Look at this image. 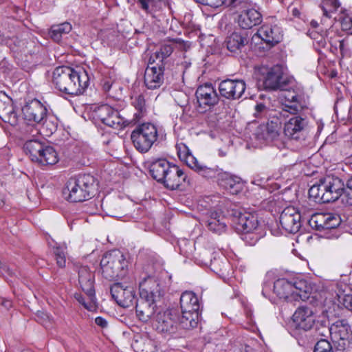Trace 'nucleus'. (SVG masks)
Returning a JSON list of instances; mask_svg holds the SVG:
<instances>
[{
	"label": "nucleus",
	"mask_w": 352,
	"mask_h": 352,
	"mask_svg": "<svg viewBox=\"0 0 352 352\" xmlns=\"http://www.w3.org/2000/svg\"><path fill=\"white\" fill-rule=\"evenodd\" d=\"M112 298L118 305L123 307L133 306L137 300L135 292L131 287L124 286L122 283L113 284L110 289Z\"/></svg>",
	"instance_id": "obj_18"
},
{
	"label": "nucleus",
	"mask_w": 352,
	"mask_h": 352,
	"mask_svg": "<svg viewBox=\"0 0 352 352\" xmlns=\"http://www.w3.org/2000/svg\"><path fill=\"white\" fill-rule=\"evenodd\" d=\"M1 305L6 309H8L12 307V302L10 300H3L1 302Z\"/></svg>",
	"instance_id": "obj_64"
},
{
	"label": "nucleus",
	"mask_w": 352,
	"mask_h": 352,
	"mask_svg": "<svg viewBox=\"0 0 352 352\" xmlns=\"http://www.w3.org/2000/svg\"><path fill=\"white\" fill-rule=\"evenodd\" d=\"M241 239L245 243L250 246L254 245L263 236V233L259 230H252L250 232H241Z\"/></svg>",
	"instance_id": "obj_47"
},
{
	"label": "nucleus",
	"mask_w": 352,
	"mask_h": 352,
	"mask_svg": "<svg viewBox=\"0 0 352 352\" xmlns=\"http://www.w3.org/2000/svg\"><path fill=\"white\" fill-rule=\"evenodd\" d=\"M173 48L170 45H162L159 50L152 54L149 58V63L162 64L164 66V60L173 53Z\"/></svg>",
	"instance_id": "obj_45"
},
{
	"label": "nucleus",
	"mask_w": 352,
	"mask_h": 352,
	"mask_svg": "<svg viewBox=\"0 0 352 352\" xmlns=\"http://www.w3.org/2000/svg\"><path fill=\"white\" fill-rule=\"evenodd\" d=\"M95 118L104 124L114 129L128 126V120L120 116L119 111L108 104H102L94 111Z\"/></svg>",
	"instance_id": "obj_12"
},
{
	"label": "nucleus",
	"mask_w": 352,
	"mask_h": 352,
	"mask_svg": "<svg viewBox=\"0 0 352 352\" xmlns=\"http://www.w3.org/2000/svg\"><path fill=\"white\" fill-rule=\"evenodd\" d=\"M158 138L157 126L150 122L138 125L131 133L134 147L140 153H147Z\"/></svg>",
	"instance_id": "obj_7"
},
{
	"label": "nucleus",
	"mask_w": 352,
	"mask_h": 352,
	"mask_svg": "<svg viewBox=\"0 0 352 352\" xmlns=\"http://www.w3.org/2000/svg\"><path fill=\"white\" fill-rule=\"evenodd\" d=\"M271 287H272V285L270 283H264L263 289H262V295L264 297H265V298L268 297V294H269L270 291L271 290Z\"/></svg>",
	"instance_id": "obj_60"
},
{
	"label": "nucleus",
	"mask_w": 352,
	"mask_h": 352,
	"mask_svg": "<svg viewBox=\"0 0 352 352\" xmlns=\"http://www.w3.org/2000/svg\"><path fill=\"white\" fill-rule=\"evenodd\" d=\"M230 218L233 227L236 232H250L259 230V222L257 214L243 209H233Z\"/></svg>",
	"instance_id": "obj_10"
},
{
	"label": "nucleus",
	"mask_w": 352,
	"mask_h": 352,
	"mask_svg": "<svg viewBox=\"0 0 352 352\" xmlns=\"http://www.w3.org/2000/svg\"><path fill=\"white\" fill-rule=\"evenodd\" d=\"M161 184L170 190L186 187L191 184V179L178 166L172 164Z\"/></svg>",
	"instance_id": "obj_17"
},
{
	"label": "nucleus",
	"mask_w": 352,
	"mask_h": 352,
	"mask_svg": "<svg viewBox=\"0 0 352 352\" xmlns=\"http://www.w3.org/2000/svg\"><path fill=\"white\" fill-rule=\"evenodd\" d=\"M111 86H112V83L109 80L104 81L103 83V85H102L103 89L105 91H109L110 90V89L111 88Z\"/></svg>",
	"instance_id": "obj_63"
},
{
	"label": "nucleus",
	"mask_w": 352,
	"mask_h": 352,
	"mask_svg": "<svg viewBox=\"0 0 352 352\" xmlns=\"http://www.w3.org/2000/svg\"><path fill=\"white\" fill-rule=\"evenodd\" d=\"M195 1L212 8H218L222 5L236 8L246 4V0H195Z\"/></svg>",
	"instance_id": "obj_46"
},
{
	"label": "nucleus",
	"mask_w": 352,
	"mask_h": 352,
	"mask_svg": "<svg viewBox=\"0 0 352 352\" xmlns=\"http://www.w3.org/2000/svg\"><path fill=\"white\" fill-rule=\"evenodd\" d=\"M311 38L316 41L317 44L319 47H325L326 45V40L322 35H320L318 33L311 32L309 34Z\"/></svg>",
	"instance_id": "obj_55"
},
{
	"label": "nucleus",
	"mask_w": 352,
	"mask_h": 352,
	"mask_svg": "<svg viewBox=\"0 0 352 352\" xmlns=\"http://www.w3.org/2000/svg\"><path fill=\"white\" fill-rule=\"evenodd\" d=\"M96 179L90 174L78 175L67 182L63 194L71 202H82L91 199L97 191Z\"/></svg>",
	"instance_id": "obj_3"
},
{
	"label": "nucleus",
	"mask_w": 352,
	"mask_h": 352,
	"mask_svg": "<svg viewBox=\"0 0 352 352\" xmlns=\"http://www.w3.org/2000/svg\"><path fill=\"white\" fill-rule=\"evenodd\" d=\"M180 306L181 327L185 329L196 327L199 319L201 307L198 296L190 291L183 292L180 297Z\"/></svg>",
	"instance_id": "obj_6"
},
{
	"label": "nucleus",
	"mask_w": 352,
	"mask_h": 352,
	"mask_svg": "<svg viewBox=\"0 0 352 352\" xmlns=\"http://www.w3.org/2000/svg\"><path fill=\"white\" fill-rule=\"evenodd\" d=\"M180 318L175 311H158L155 316V327L161 333H172L176 331L180 325Z\"/></svg>",
	"instance_id": "obj_14"
},
{
	"label": "nucleus",
	"mask_w": 352,
	"mask_h": 352,
	"mask_svg": "<svg viewBox=\"0 0 352 352\" xmlns=\"http://www.w3.org/2000/svg\"><path fill=\"white\" fill-rule=\"evenodd\" d=\"M292 280L285 278H279L274 283V293L280 298L287 302L296 301V293H294Z\"/></svg>",
	"instance_id": "obj_29"
},
{
	"label": "nucleus",
	"mask_w": 352,
	"mask_h": 352,
	"mask_svg": "<svg viewBox=\"0 0 352 352\" xmlns=\"http://www.w3.org/2000/svg\"><path fill=\"white\" fill-rule=\"evenodd\" d=\"M302 216L294 206L285 208L279 218L280 223L287 232L296 233L301 227Z\"/></svg>",
	"instance_id": "obj_20"
},
{
	"label": "nucleus",
	"mask_w": 352,
	"mask_h": 352,
	"mask_svg": "<svg viewBox=\"0 0 352 352\" xmlns=\"http://www.w3.org/2000/svg\"><path fill=\"white\" fill-rule=\"evenodd\" d=\"M0 118L12 126L18 123L17 113L5 93H0Z\"/></svg>",
	"instance_id": "obj_31"
},
{
	"label": "nucleus",
	"mask_w": 352,
	"mask_h": 352,
	"mask_svg": "<svg viewBox=\"0 0 352 352\" xmlns=\"http://www.w3.org/2000/svg\"><path fill=\"white\" fill-rule=\"evenodd\" d=\"M255 36L260 38L263 43L265 44V47H263V48H265L266 50H269L278 43L283 38L282 30L280 27L276 25H272L268 24L262 25L258 30Z\"/></svg>",
	"instance_id": "obj_21"
},
{
	"label": "nucleus",
	"mask_w": 352,
	"mask_h": 352,
	"mask_svg": "<svg viewBox=\"0 0 352 352\" xmlns=\"http://www.w3.org/2000/svg\"><path fill=\"white\" fill-rule=\"evenodd\" d=\"M210 267L213 272L222 277L229 276L231 271L230 264L225 258H214L211 261Z\"/></svg>",
	"instance_id": "obj_43"
},
{
	"label": "nucleus",
	"mask_w": 352,
	"mask_h": 352,
	"mask_svg": "<svg viewBox=\"0 0 352 352\" xmlns=\"http://www.w3.org/2000/svg\"><path fill=\"white\" fill-rule=\"evenodd\" d=\"M293 321L297 329L309 331L316 322L314 311L309 307H300L293 315Z\"/></svg>",
	"instance_id": "obj_26"
},
{
	"label": "nucleus",
	"mask_w": 352,
	"mask_h": 352,
	"mask_svg": "<svg viewBox=\"0 0 352 352\" xmlns=\"http://www.w3.org/2000/svg\"><path fill=\"white\" fill-rule=\"evenodd\" d=\"M281 125V121L276 116L272 117L268 120L267 124L263 127V129H261L263 133L261 138L266 141L275 140L280 134Z\"/></svg>",
	"instance_id": "obj_35"
},
{
	"label": "nucleus",
	"mask_w": 352,
	"mask_h": 352,
	"mask_svg": "<svg viewBox=\"0 0 352 352\" xmlns=\"http://www.w3.org/2000/svg\"><path fill=\"white\" fill-rule=\"evenodd\" d=\"M331 302L334 310L352 311V289L342 282L331 283Z\"/></svg>",
	"instance_id": "obj_11"
},
{
	"label": "nucleus",
	"mask_w": 352,
	"mask_h": 352,
	"mask_svg": "<svg viewBox=\"0 0 352 352\" xmlns=\"http://www.w3.org/2000/svg\"><path fill=\"white\" fill-rule=\"evenodd\" d=\"M23 134L26 139L23 146L24 151L25 154L29 156L30 159L34 162L36 160H38V156H40L39 155L43 151L45 144L37 138L38 135L33 137L30 134Z\"/></svg>",
	"instance_id": "obj_33"
},
{
	"label": "nucleus",
	"mask_w": 352,
	"mask_h": 352,
	"mask_svg": "<svg viewBox=\"0 0 352 352\" xmlns=\"http://www.w3.org/2000/svg\"><path fill=\"white\" fill-rule=\"evenodd\" d=\"M243 7L245 9L237 17V23L241 28L248 30L261 23L263 16L258 10L252 8Z\"/></svg>",
	"instance_id": "obj_27"
},
{
	"label": "nucleus",
	"mask_w": 352,
	"mask_h": 352,
	"mask_svg": "<svg viewBox=\"0 0 352 352\" xmlns=\"http://www.w3.org/2000/svg\"><path fill=\"white\" fill-rule=\"evenodd\" d=\"M314 352H330V342L327 338L320 339L316 344Z\"/></svg>",
	"instance_id": "obj_51"
},
{
	"label": "nucleus",
	"mask_w": 352,
	"mask_h": 352,
	"mask_svg": "<svg viewBox=\"0 0 352 352\" xmlns=\"http://www.w3.org/2000/svg\"><path fill=\"white\" fill-rule=\"evenodd\" d=\"M178 155L180 160L185 162L188 167L205 178H217L219 182L220 177H221L224 172L218 166L208 167L201 164L186 147L184 148V151L179 150Z\"/></svg>",
	"instance_id": "obj_9"
},
{
	"label": "nucleus",
	"mask_w": 352,
	"mask_h": 352,
	"mask_svg": "<svg viewBox=\"0 0 352 352\" xmlns=\"http://www.w3.org/2000/svg\"><path fill=\"white\" fill-rule=\"evenodd\" d=\"M268 111V107L266 106L265 102L258 103L255 106V113L254 116L256 117H261L263 115H265Z\"/></svg>",
	"instance_id": "obj_53"
},
{
	"label": "nucleus",
	"mask_w": 352,
	"mask_h": 352,
	"mask_svg": "<svg viewBox=\"0 0 352 352\" xmlns=\"http://www.w3.org/2000/svg\"><path fill=\"white\" fill-rule=\"evenodd\" d=\"M309 196L313 198L317 203H329L330 202V186L313 185L309 190Z\"/></svg>",
	"instance_id": "obj_37"
},
{
	"label": "nucleus",
	"mask_w": 352,
	"mask_h": 352,
	"mask_svg": "<svg viewBox=\"0 0 352 352\" xmlns=\"http://www.w3.org/2000/svg\"><path fill=\"white\" fill-rule=\"evenodd\" d=\"M281 97L285 99L283 110L295 114L298 110V96L294 91L286 90L281 94Z\"/></svg>",
	"instance_id": "obj_41"
},
{
	"label": "nucleus",
	"mask_w": 352,
	"mask_h": 352,
	"mask_svg": "<svg viewBox=\"0 0 352 352\" xmlns=\"http://www.w3.org/2000/svg\"><path fill=\"white\" fill-rule=\"evenodd\" d=\"M133 105L136 109V112L133 115V118L131 120H128L127 124L129 126H133L138 122L146 113L145 107V100L143 96L138 95L133 98Z\"/></svg>",
	"instance_id": "obj_42"
},
{
	"label": "nucleus",
	"mask_w": 352,
	"mask_h": 352,
	"mask_svg": "<svg viewBox=\"0 0 352 352\" xmlns=\"http://www.w3.org/2000/svg\"><path fill=\"white\" fill-rule=\"evenodd\" d=\"M218 183L232 195H236L243 189L241 179L228 172H223Z\"/></svg>",
	"instance_id": "obj_34"
},
{
	"label": "nucleus",
	"mask_w": 352,
	"mask_h": 352,
	"mask_svg": "<svg viewBox=\"0 0 352 352\" xmlns=\"http://www.w3.org/2000/svg\"><path fill=\"white\" fill-rule=\"evenodd\" d=\"M199 107L210 109L219 100V96L212 84H205L199 86L195 93Z\"/></svg>",
	"instance_id": "obj_22"
},
{
	"label": "nucleus",
	"mask_w": 352,
	"mask_h": 352,
	"mask_svg": "<svg viewBox=\"0 0 352 352\" xmlns=\"http://www.w3.org/2000/svg\"><path fill=\"white\" fill-rule=\"evenodd\" d=\"M329 5L330 4H329V0H322L321 5H320V7L323 11V14L327 17H329L328 8H329Z\"/></svg>",
	"instance_id": "obj_58"
},
{
	"label": "nucleus",
	"mask_w": 352,
	"mask_h": 352,
	"mask_svg": "<svg viewBox=\"0 0 352 352\" xmlns=\"http://www.w3.org/2000/svg\"><path fill=\"white\" fill-rule=\"evenodd\" d=\"M41 124L43 125V129L46 130V135L52 134L57 128V122L55 119L53 118H49L47 116Z\"/></svg>",
	"instance_id": "obj_50"
},
{
	"label": "nucleus",
	"mask_w": 352,
	"mask_h": 352,
	"mask_svg": "<svg viewBox=\"0 0 352 352\" xmlns=\"http://www.w3.org/2000/svg\"><path fill=\"white\" fill-rule=\"evenodd\" d=\"M66 247L57 246L54 248V254L55 258L60 256H65L66 255Z\"/></svg>",
	"instance_id": "obj_57"
},
{
	"label": "nucleus",
	"mask_w": 352,
	"mask_h": 352,
	"mask_svg": "<svg viewBox=\"0 0 352 352\" xmlns=\"http://www.w3.org/2000/svg\"><path fill=\"white\" fill-rule=\"evenodd\" d=\"M164 66L162 64L149 63L145 69L144 82L149 89L160 88L164 80Z\"/></svg>",
	"instance_id": "obj_23"
},
{
	"label": "nucleus",
	"mask_w": 352,
	"mask_h": 352,
	"mask_svg": "<svg viewBox=\"0 0 352 352\" xmlns=\"http://www.w3.org/2000/svg\"><path fill=\"white\" fill-rule=\"evenodd\" d=\"M151 177L161 183L173 164L164 158L148 160L146 162Z\"/></svg>",
	"instance_id": "obj_30"
},
{
	"label": "nucleus",
	"mask_w": 352,
	"mask_h": 352,
	"mask_svg": "<svg viewBox=\"0 0 352 352\" xmlns=\"http://www.w3.org/2000/svg\"><path fill=\"white\" fill-rule=\"evenodd\" d=\"M72 30V25L69 23L65 22L60 24L52 25L49 34L50 37L56 42L60 41L62 38L69 34Z\"/></svg>",
	"instance_id": "obj_44"
},
{
	"label": "nucleus",
	"mask_w": 352,
	"mask_h": 352,
	"mask_svg": "<svg viewBox=\"0 0 352 352\" xmlns=\"http://www.w3.org/2000/svg\"><path fill=\"white\" fill-rule=\"evenodd\" d=\"M204 221L208 229L217 234H221L227 230L228 219L223 211L218 207L208 210Z\"/></svg>",
	"instance_id": "obj_16"
},
{
	"label": "nucleus",
	"mask_w": 352,
	"mask_h": 352,
	"mask_svg": "<svg viewBox=\"0 0 352 352\" xmlns=\"http://www.w3.org/2000/svg\"><path fill=\"white\" fill-rule=\"evenodd\" d=\"M346 12V10L345 9H340V15H339L338 17L335 16L334 20L337 22H340V26L343 30H347L350 28L349 26V23L351 24L352 26V17H349L347 16V14H345Z\"/></svg>",
	"instance_id": "obj_49"
},
{
	"label": "nucleus",
	"mask_w": 352,
	"mask_h": 352,
	"mask_svg": "<svg viewBox=\"0 0 352 352\" xmlns=\"http://www.w3.org/2000/svg\"><path fill=\"white\" fill-rule=\"evenodd\" d=\"M307 122L300 116H294L285 124L284 133L288 138L294 140H304L305 138V128Z\"/></svg>",
	"instance_id": "obj_24"
},
{
	"label": "nucleus",
	"mask_w": 352,
	"mask_h": 352,
	"mask_svg": "<svg viewBox=\"0 0 352 352\" xmlns=\"http://www.w3.org/2000/svg\"><path fill=\"white\" fill-rule=\"evenodd\" d=\"M226 43L229 51H241L248 43V35L245 32H234L227 37Z\"/></svg>",
	"instance_id": "obj_36"
},
{
	"label": "nucleus",
	"mask_w": 352,
	"mask_h": 352,
	"mask_svg": "<svg viewBox=\"0 0 352 352\" xmlns=\"http://www.w3.org/2000/svg\"><path fill=\"white\" fill-rule=\"evenodd\" d=\"M263 86L269 90L284 89L285 84L282 66L276 65L267 69L263 78Z\"/></svg>",
	"instance_id": "obj_25"
},
{
	"label": "nucleus",
	"mask_w": 352,
	"mask_h": 352,
	"mask_svg": "<svg viewBox=\"0 0 352 352\" xmlns=\"http://www.w3.org/2000/svg\"><path fill=\"white\" fill-rule=\"evenodd\" d=\"M309 226L315 230L322 232V237L329 238L330 233V213L329 212H317L311 215L308 220Z\"/></svg>",
	"instance_id": "obj_32"
},
{
	"label": "nucleus",
	"mask_w": 352,
	"mask_h": 352,
	"mask_svg": "<svg viewBox=\"0 0 352 352\" xmlns=\"http://www.w3.org/2000/svg\"><path fill=\"white\" fill-rule=\"evenodd\" d=\"M89 78L83 70H75L68 67H56L52 74V82L60 92L67 95L82 94L89 85Z\"/></svg>",
	"instance_id": "obj_2"
},
{
	"label": "nucleus",
	"mask_w": 352,
	"mask_h": 352,
	"mask_svg": "<svg viewBox=\"0 0 352 352\" xmlns=\"http://www.w3.org/2000/svg\"><path fill=\"white\" fill-rule=\"evenodd\" d=\"M55 259L56 261V264L59 267L63 268L65 267V264H66V257L65 256L57 257Z\"/></svg>",
	"instance_id": "obj_61"
},
{
	"label": "nucleus",
	"mask_w": 352,
	"mask_h": 352,
	"mask_svg": "<svg viewBox=\"0 0 352 352\" xmlns=\"http://www.w3.org/2000/svg\"><path fill=\"white\" fill-rule=\"evenodd\" d=\"M336 201L352 206V177L345 186L342 179L331 174V202Z\"/></svg>",
	"instance_id": "obj_13"
},
{
	"label": "nucleus",
	"mask_w": 352,
	"mask_h": 352,
	"mask_svg": "<svg viewBox=\"0 0 352 352\" xmlns=\"http://www.w3.org/2000/svg\"><path fill=\"white\" fill-rule=\"evenodd\" d=\"M341 223L342 219L340 214L331 212V230L339 227ZM333 236L334 234L331 232V238Z\"/></svg>",
	"instance_id": "obj_54"
},
{
	"label": "nucleus",
	"mask_w": 352,
	"mask_h": 352,
	"mask_svg": "<svg viewBox=\"0 0 352 352\" xmlns=\"http://www.w3.org/2000/svg\"><path fill=\"white\" fill-rule=\"evenodd\" d=\"M95 322L97 325L101 327L102 328H104V327H107V322L102 317L98 316V317L96 318Z\"/></svg>",
	"instance_id": "obj_59"
},
{
	"label": "nucleus",
	"mask_w": 352,
	"mask_h": 352,
	"mask_svg": "<svg viewBox=\"0 0 352 352\" xmlns=\"http://www.w3.org/2000/svg\"><path fill=\"white\" fill-rule=\"evenodd\" d=\"M327 292H320L311 297V303L317 309L321 310V315L317 322V331L321 336L328 338L330 335V320L328 310L330 309V299Z\"/></svg>",
	"instance_id": "obj_8"
},
{
	"label": "nucleus",
	"mask_w": 352,
	"mask_h": 352,
	"mask_svg": "<svg viewBox=\"0 0 352 352\" xmlns=\"http://www.w3.org/2000/svg\"><path fill=\"white\" fill-rule=\"evenodd\" d=\"M78 283L82 291L90 297L91 300L94 298V280L95 276L89 267L80 266L78 269Z\"/></svg>",
	"instance_id": "obj_28"
},
{
	"label": "nucleus",
	"mask_w": 352,
	"mask_h": 352,
	"mask_svg": "<svg viewBox=\"0 0 352 352\" xmlns=\"http://www.w3.org/2000/svg\"><path fill=\"white\" fill-rule=\"evenodd\" d=\"M349 332L350 326L346 320H338L331 324V351L333 349L336 351L345 349Z\"/></svg>",
	"instance_id": "obj_15"
},
{
	"label": "nucleus",
	"mask_w": 352,
	"mask_h": 352,
	"mask_svg": "<svg viewBox=\"0 0 352 352\" xmlns=\"http://www.w3.org/2000/svg\"><path fill=\"white\" fill-rule=\"evenodd\" d=\"M292 283L294 285L293 292L296 293V301L305 300L309 298L311 287L307 280L297 278L292 280Z\"/></svg>",
	"instance_id": "obj_40"
},
{
	"label": "nucleus",
	"mask_w": 352,
	"mask_h": 352,
	"mask_svg": "<svg viewBox=\"0 0 352 352\" xmlns=\"http://www.w3.org/2000/svg\"><path fill=\"white\" fill-rule=\"evenodd\" d=\"M100 266L106 279L122 278L126 274L128 261L121 251L113 250L104 254L100 261Z\"/></svg>",
	"instance_id": "obj_4"
},
{
	"label": "nucleus",
	"mask_w": 352,
	"mask_h": 352,
	"mask_svg": "<svg viewBox=\"0 0 352 352\" xmlns=\"http://www.w3.org/2000/svg\"><path fill=\"white\" fill-rule=\"evenodd\" d=\"M140 8L147 14H153L162 9L163 6H166L171 9L168 1L166 0H138Z\"/></svg>",
	"instance_id": "obj_39"
},
{
	"label": "nucleus",
	"mask_w": 352,
	"mask_h": 352,
	"mask_svg": "<svg viewBox=\"0 0 352 352\" xmlns=\"http://www.w3.org/2000/svg\"><path fill=\"white\" fill-rule=\"evenodd\" d=\"M246 89L245 82L243 80L226 79L219 85L221 96L228 100L240 99Z\"/></svg>",
	"instance_id": "obj_19"
},
{
	"label": "nucleus",
	"mask_w": 352,
	"mask_h": 352,
	"mask_svg": "<svg viewBox=\"0 0 352 352\" xmlns=\"http://www.w3.org/2000/svg\"><path fill=\"white\" fill-rule=\"evenodd\" d=\"M36 318L38 321L42 322V320H44L45 319H48V316L47 314H45L43 311H38L36 314Z\"/></svg>",
	"instance_id": "obj_62"
},
{
	"label": "nucleus",
	"mask_w": 352,
	"mask_h": 352,
	"mask_svg": "<svg viewBox=\"0 0 352 352\" xmlns=\"http://www.w3.org/2000/svg\"><path fill=\"white\" fill-rule=\"evenodd\" d=\"M39 155L40 156H38V160H36L34 162L41 166L56 164L59 160L58 153L55 149L52 146L46 144Z\"/></svg>",
	"instance_id": "obj_38"
},
{
	"label": "nucleus",
	"mask_w": 352,
	"mask_h": 352,
	"mask_svg": "<svg viewBox=\"0 0 352 352\" xmlns=\"http://www.w3.org/2000/svg\"><path fill=\"white\" fill-rule=\"evenodd\" d=\"M75 298L77 300V301L79 303L82 305L84 306V307L85 309H87V310L91 311L94 308V300L96 298L95 297L93 298V300H91V298L89 297V302H85L84 297L80 294H76Z\"/></svg>",
	"instance_id": "obj_52"
},
{
	"label": "nucleus",
	"mask_w": 352,
	"mask_h": 352,
	"mask_svg": "<svg viewBox=\"0 0 352 352\" xmlns=\"http://www.w3.org/2000/svg\"><path fill=\"white\" fill-rule=\"evenodd\" d=\"M23 119L28 122V125L21 129L23 133L31 135L33 137L39 134V130L36 124H41L46 118L47 109L45 104L37 99H33L27 102L22 107Z\"/></svg>",
	"instance_id": "obj_5"
},
{
	"label": "nucleus",
	"mask_w": 352,
	"mask_h": 352,
	"mask_svg": "<svg viewBox=\"0 0 352 352\" xmlns=\"http://www.w3.org/2000/svg\"><path fill=\"white\" fill-rule=\"evenodd\" d=\"M0 273L6 278L12 276L14 275L13 271L4 263L1 261V266L0 267Z\"/></svg>",
	"instance_id": "obj_56"
},
{
	"label": "nucleus",
	"mask_w": 352,
	"mask_h": 352,
	"mask_svg": "<svg viewBox=\"0 0 352 352\" xmlns=\"http://www.w3.org/2000/svg\"><path fill=\"white\" fill-rule=\"evenodd\" d=\"M140 298L135 305L136 316L139 320L147 322L155 319L157 309L155 302L164 295L160 283L155 278L148 276L140 283Z\"/></svg>",
	"instance_id": "obj_1"
},
{
	"label": "nucleus",
	"mask_w": 352,
	"mask_h": 352,
	"mask_svg": "<svg viewBox=\"0 0 352 352\" xmlns=\"http://www.w3.org/2000/svg\"><path fill=\"white\" fill-rule=\"evenodd\" d=\"M136 347L139 352H157V348L155 342L146 339L143 343H137Z\"/></svg>",
	"instance_id": "obj_48"
}]
</instances>
